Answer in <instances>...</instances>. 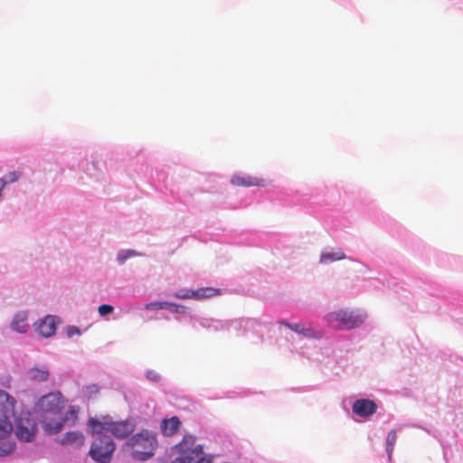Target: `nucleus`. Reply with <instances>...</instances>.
<instances>
[{"instance_id":"f257e3e1","label":"nucleus","mask_w":463,"mask_h":463,"mask_svg":"<svg viewBox=\"0 0 463 463\" xmlns=\"http://www.w3.org/2000/svg\"><path fill=\"white\" fill-rule=\"evenodd\" d=\"M43 430L48 434H56L61 430L67 418L61 415L64 400L60 392H50L37 402Z\"/></svg>"},{"instance_id":"f03ea898","label":"nucleus","mask_w":463,"mask_h":463,"mask_svg":"<svg viewBox=\"0 0 463 463\" xmlns=\"http://www.w3.org/2000/svg\"><path fill=\"white\" fill-rule=\"evenodd\" d=\"M157 446L156 433L148 430H142L125 443V447L132 450V458L139 461H146L152 458Z\"/></svg>"},{"instance_id":"7ed1b4c3","label":"nucleus","mask_w":463,"mask_h":463,"mask_svg":"<svg viewBox=\"0 0 463 463\" xmlns=\"http://www.w3.org/2000/svg\"><path fill=\"white\" fill-rule=\"evenodd\" d=\"M90 433L100 435L109 432L117 439H124L135 430V424L129 420L113 421L109 416L90 418L88 420Z\"/></svg>"},{"instance_id":"20e7f679","label":"nucleus","mask_w":463,"mask_h":463,"mask_svg":"<svg viewBox=\"0 0 463 463\" xmlns=\"http://www.w3.org/2000/svg\"><path fill=\"white\" fill-rule=\"evenodd\" d=\"M366 316L362 313L339 309L329 312L324 317V320L333 329L350 330L358 327L365 321Z\"/></svg>"},{"instance_id":"39448f33","label":"nucleus","mask_w":463,"mask_h":463,"mask_svg":"<svg viewBox=\"0 0 463 463\" xmlns=\"http://www.w3.org/2000/svg\"><path fill=\"white\" fill-rule=\"evenodd\" d=\"M116 449V444L113 439L107 435H97L92 442L89 455L98 463H109Z\"/></svg>"},{"instance_id":"423d86ee","label":"nucleus","mask_w":463,"mask_h":463,"mask_svg":"<svg viewBox=\"0 0 463 463\" xmlns=\"http://www.w3.org/2000/svg\"><path fill=\"white\" fill-rule=\"evenodd\" d=\"M13 430L19 440L31 442L35 438L38 429L36 422L30 418L29 413H22L15 419Z\"/></svg>"},{"instance_id":"0eeeda50","label":"nucleus","mask_w":463,"mask_h":463,"mask_svg":"<svg viewBox=\"0 0 463 463\" xmlns=\"http://www.w3.org/2000/svg\"><path fill=\"white\" fill-rule=\"evenodd\" d=\"M212 458L207 457L203 451L202 446L198 445L194 449H186L175 458L173 463H211Z\"/></svg>"},{"instance_id":"6e6552de","label":"nucleus","mask_w":463,"mask_h":463,"mask_svg":"<svg viewBox=\"0 0 463 463\" xmlns=\"http://www.w3.org/2000/svg\"><path fill=\"white\" fill-rule=\"evenodd\" d=\"M34 331L43 337H51L56 331V317L48 315L33 324Z\"/></svg>"},{"instance_id":"1a4fd4ad","label":"nucleus","mask_w":463,"mask_h":463,"mask_svg":"<svg viewBox=\"0 0 463 463\" xmlns=\"http://www.w3.org/2000/svg\"><path fill=\"white\" fill-rule=\"evenodd\" d=\"M232 184L235 186L251 187V186H265L267 184L266 179L260 176L252 175H234L231 179Z\"/></svg>"},{"instance_id":"9d476101","label":"nucleus","mask_w":463,"mask_h":463,"mask_svg":"<svg viewBox=\"0 0 463 463\" xmlns=\"http://www.w3.org/2000/svg\"><path fill=\"white\" fill-rule=\"evenodd\" d=\"M353 412L360 417H369L375 413L377 405L368 399L356 400L352 407Z\"/></svg>"},{"instance_id":"9b49d317","label":"nucleus","mask_w":463,"mask_h":463,"mask_svg":"<svg viewBox=\"0 0 463 463\" xmlns=\"http://www.w3.org/2000/svg\"><path fill=\"white\" fill-rule=\"evenodd\" d=\"M59 442L61 445H69L75 449H80L84 445L85 437L80 431H69L63 435Z\"/></svg>"},{"instance_id":"f8f14e48","label":"nucleus","mask_w":463,"mask_h":463,"mask_svg":"<svg viewBox=\"0 0 463 463\" xmlns=\"http://www.w3.org/2000/svg\"><path fill=\"white\" fill-rule=\"evenodd\" d=\"M27 318L28 313L26 311L15 313L11 323L12 329L21 334L26 333L29 329Z\"/></svg>"},{"instance_id":"ddd939ff","label":"nucleus","mask_w":463,"mask_h":463,"mask_svg":"<svg viewBox=\"0 0 463 463\" xmlns=\"http://www.w3.org/2000/svg\"><path fill=\"white\" fill-rule=\"evenodd\" d=\"M15 401L5 391L0 390V412L3 416L14 414Z\"/></svg>"},{"instance_id":"4468645a","label":"nucleus","mask_w":463,"mask_h":463,"mask_svg":"<svg viewBox=\"0 0 463 463\" xmlns=\"http://www.w3.org/2000/svg\"><path fill=\"white\" fill-rule=\"evenodd\" d=\"M181 426V421L178 417L173 416L170 419H164L161 422V431L165 436H173L175 434Z\"/></svg>"},{"instance_id":"2eb2a0df","label":"nucleus","mask_w":463,"mask_h":463,"mask_svg":"<svg viewBox=\"0 0 463 463\" xmlns=\"http://www.w3.org/2000/svg\"><path fill=\"white\" fill-rule=\"evenodd\" d=\"M49 370L45 367H33L28 371V377L33 382H45L49 378Z\"/></svg>"},{"instance_id":"dca6fc26","label":"nucleus","mask_w":463,"mask_h":463,"mask_svg":"<svg viewBox=\"0 0 463 463\" xmlns=\"http://www.w3.org/2000/svg\"><path fill=\"white\" fill-rule=\"evenodd\" d=\"M222 290L216 288L205 287L195 289V299L202 300L215 296H220Z\"/></svg>"},{"instance_id":"f3484780","label":"nucleus","mask_w":463,"mask_h":463,"mask_svg":"<svg viewBox=\"0 0 463 463\" xmlns=\"http://www.w3.org/2000/svg\"><path fill=\"white\" fill-rule=\"evenodd\" d=\"M15 449V443L11 437H0V457L11 454Z\"/></svg>"},{"instance_id":"a211bd4d","label":"nucleus","mask_w":463,"mask_h":463,"mask_svg":"<svg viewBox=\"0 0 463 463\" xmlns=\"http://www.w3.org/2000/svg\"><path fill=\"white\" fill-rule=\"evenodd\" d=\"M281 325H284L285 326L290 328L296 333L302 334L305 336L311 337L314 335V332L310 327H305L301 324H289L286 321H280Z\"/></svg>"},{"instance_id":"6ab92c4d","label":"nucleus","mask_w":463,"mask_h":463,"mask_svg":"<svg viewBox=\"0 0 463 463\" xmlns=\"http://www.w3.org/2000/svg\"><path fill=\"white\" fill-rule=\"evenodd\" d=\"M345 259V255L343 251L338 250L336 252H323L320 256V262L326 264L335 260H341Z\"/></svg>"},{"instance_id":"aec40b11","label":"nucleus","mask_w":463,"mask_h":463,"mask_svg":"<svg viewBox=\"0 0 463 463\" xmlns=\"http://www.w3.org/2000/svg\"><path fill=\"white\" fill-rule=\"evenodd\" d=\"M8 418L9 416L0 417V437H11L13 425Z\"/></svg>"},{"instance_id":"412c9836","label":"nucleus","mask_w":463,"mask_h":463,"mask_svg":"<svg viewBox=\"0 0 463 463\" xmlns=\"http://www.w3.org/2000/svg\"><path fill=\"white\" fill-rule=\"evenodd\" d=\"M397 440V434L394 430H392L388 432L387 438H386V450L388 453L389 458H391L394 445Z\"/></svg>"},{"instance_id":"4be33fe9","label":"nucleus","mask_w":463,"mask_h":463,"mask_svg":"<svg viewBox=\"0 0 463 463\" xmlns=\"http://www.w3.org/2000/svg\"><path fill=\"white\" fill-rule=\"evenodd\" d=\"M99 387L94 383L87 385L83 389V393L88 399H92V398L96 397L97 394L99 393Z\"/></svg>"},{"instance_id":"5701e85b","label":"nucleus","mask_w":463,"mask_h":463,"mask_svg":"<svg viewBox=\"0 0 463 463\" xmlns=\"http://www.w3.org/2000/svg\"><path fill=\"white\" fill-rule=\"evenodd\" d=\"M175 298L179 299H195V290L193 289H182L175 293Z\"/></svg>"},{"instance_id":"b1692460","label":"nucleus","mask_w":463,"mask_h":463,"mask_svg":"<svg viewBox=\"0 0 463 463\" xmlns=\"http://www.w3.org/2000/svg\"><path fill=\"white\" fill-rule=\"evenodd\" d=\"M139 254L133 250L120 251L118 254V260L119 263H124L128 258L138 256Z\"/></svg>"},{"instance_id":"393cba45","label":"nucleus","mask_w":463,"mask_h":463,"mask_svg":"<svg viewBox=\"0 0 463 463\" xmlns=\"http://www.w3.org/2000/svg\"><path fill=\"white\" fill-rule=\"evenodd\" d=\"M20 176H21L20 172L14 171V172L8 173L5 177H2V178L5 179V186H6L8 184L16 182L20 178Z\"/></svg>"},{"instance_id":"a878e982","label":"nucleus","mask_w":463,"mask_h":463,"mask_svg":"<svg viewBox=\"0 0 463 463\" xmlns=\"http://www.w3.org/2000/svg\"><path fill=\"white\" fill-rule=\"evenodd\" d=\"M166 306H168L167 302H151L145 306L146 309L148 310H156V309H163L165 308Z\"/></svg>"},{"instance_id":"bb28decb","label":"nucleus","mask_w":463,"mask_h":463,"mask_svg":"<svg viewBox=\"0 0 463 463\" xmlns=\"http://www.w3.org/2000/svg\"><path fill=\"white\" fill-rule=\"evenodd\" d=\"M168 306L165 308H168L170 311L174 313H184L186 307L183 305L167 302Z\"/></svg>"},{"instance_id":"cd10ccee","label":"nucleus","mask_w":463,"mask_h":463,"mask_svg":"<svg viewBox=\"0 0 463 463\" xmlns=\"http://www.w3.org/2000/svg\"><path fill=\"white\" fill-rule=\"evenodd\" d=\"M113 307L110 305L103 304L99 307V313L100 316H106L113 311Z\"/></svg>"},{"instance_id":"c85d7f7f","label":"nucleus","mask_w":463,"mask_h":463,"mask_svg":"<svg viewBox=\"0 0 463 463\" xmlns=\"http://www.w3.org/2000/svg\"><path fill=\"white\" fill-rule=\"evenodd\" d=\"M67 335L72 337L73 335H80V330L75 326H69L66 330Z\"/></svg>"},{"instance_id":"c756f323","label":"nucleus","mask_w":463,"mask_h":463,"mask_svg":"<svg viewBox=\"0 0 463 463\" xmlns=\"http://www.w3.org/2000/svg\"><path fill=\"white\" fill-rule=\"evenodd\" d=\"M5 187V179L0 178V197L2 196V191Z\"/></svg>"},{"instance_id":"7c9ffc66","label":"nucleus","mask_w":463,"mask_h":463,"mask_svg":"<svg viewBox=\"0 0 463 463\" xmlns=\"http://www.w3.org/2000/svg\"><path fill=\"white\" fill-rule=\"evenodd\" d=\"M69 412L71 414V415H76L77 411H75L74 407H71Z\"/></svg>"}]
</instances>
